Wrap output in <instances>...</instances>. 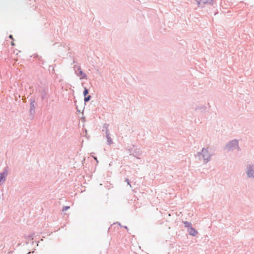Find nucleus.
Segmentation results:
<instances>
[{
  "mask_svg": "<svg viewBox=\"0 0 254 254\" xmlns=\"http://www.w3.org/2000/svg\"><path fill=\"white\" fill-rule=\"evenodd\" d=\"M88 94V90L86 88H84L83 95L84 96V101L85 102H88L90 100L91 98V96L89 95L87 96V95Z\"/></svg>",
  "mask_w": 254,
  "mask_h": 254,
  "instance_id": "2",
  "label": "nucleus"
},
{
  "mask_svg": "<svg viewBox=\"0 0 254 254\" xmlns=\"http://www.w3.org/2000/svg\"><path fill=\"white\" fill-rule=\"evenodd\" d=\"M79 74V76H80L81 78H83L85 77V74L82 71H80Z\"/></svg>",
  "mask_w": 254,
  "mask_h": 254,
  "instance_id": "7",
  "label": "nucleus"
},
{
  "mask_svg": "<svg viewBox=\"0 0 254 254\" xmlns=\"http://www.w3.org/2000/svg\"><path fill=\"white\" fill-rule=\"evenodd\" d=\"M69 208V206H66L63 208V211H66Z\"/></svg>",
  "mask_w": 254,
  "mask_h": 254,
  "instance_id": "10",
  "label": "nucleus"
},
{
  "mask_svg": "<svg viewBox=\"0 0 254 254\" xmlns=\"http://www.w3.org/2000/svg\"><path fill=\"white\" fill-rule=\"evenodd\" d=\"M202 155L204 160H208L210 158V154L208 148H204L202 150Z\"/></svg>",
  "mask_w": 254,
  "mask_h": 254,
  "instance_id": "1",
  "label": "nucleus"
},
{
  "mask_svg": "<svg viewBox=\"0 0 254 254\" xmlns=\"http://www.w3.org/2000/svg\"><path fill=\"white\" fill-rule=\"evenodd\" d=\"M189 233L192 236H195L197 234V232L195 230L191 227L190 229Z\"/></svg>",
  "mask_w": 254,
  "mask_h": 254,
  "instance_id": "4",
  "label": "nucleus"
},
{
  "mask_svg": "<svg viewBox=\"0 0 254 254\" xmlns=\"http://www.w3.org/2000/svg\"><path fill=\"white\" fill-rule=\"evenodd\" d=\"M184 224H185V226H186V227H189V226H190V225L189 223H188V222H184Z\"/></svg>",
  "mask_w": 254,
  "mask_h": 254,
  "instance_id": "9",
  "label": "nucleus"
},
{
  "mask_svg": "<svg viewBox=\"0 0 254 254\" xmlns=\"http://www.w3.org/2000/svg\"><path fill=\"white\" fill-rule=\"evenodd\" d=\"M248 175L249 177H254V173H252L251 170L248 171Z\"/></svg>",
  "mask_w": 254,
  "mask_h": 254,
  "instance_id": "6",
  "label": "nucleus"
},
{
  "mask_svg": "<svg viewBox=\"0 0 254 254\" xmlns=\"http://www.w3.org/2000/svg\"><path fill=\"white\" fill-rule=\"evenodd\" d=\"M234 144V145H238V142L237 141L235 140V141H233L231 143H230L228 145L229 147V148H231V144Z\"/></svg>",
  "mask_w": 254,
  "mask_h": 254,
  "instance_id": "8",
  "label": "nucleus"
},
{
  "mask_svg": "<svg viewBox=\"0 0 254 254\" xmlns=\"http://www.w3.org/2000/svg\"><path fill=\"white\" fill-rule=\"evenodd\" d=\"M212 2V0H202L201 1L198 2V4L200 5L201 2L203 3H211Z\"/></svg>",
  "mask_w": 254,
  "mask_h": 254,
  "instance_id": "5",
  "label": "nucleus"
},
{
  "mask_svg": "<svg viewBox=\"0 0 254 254\" xmlns=\"http://www.w3.org/2000/svg\"><path fill=\"white\" fill-rule=\"evenodd\" d=\"M9 38L11 39L12 40H13V37H12V36L11 35H10L9 36Z\"/></svg>",
  "mask_w": 254,
  "mask_h": 254,
  "instance_id": "12",
  "label": "nucleus"
},
{
  "mask_svg": "<svg viewBox=\"0 0 254 254\" xmlns=\"http://www.w3.org/2000/svg\"><path fill=\"white\" fill-rule=\"evenodd\" d=\"M7 172H4L2 174H0V185L5 181V176L7 175Z\"/></svg>",
  "mask_w": 254,
  "mask_h": 254,
  "instance_id": "3",
  "label": "nucleus"
},
{
  "mask_svg": "<svg viewBox=\"0 0 254 254\" xmlns=\"http://www.w3.org/2000/svg\"><path fill=\"white\" fill-rule=\"evenodd\" d=\"M11 45L12 46H15V44L13 42V41H12L11 43Z\"/></svg>",
  "mask_w": 254,
  "mask_h": 254,
  "instance_id": "11",
  "label": "nucleus"
}]
</instances>
